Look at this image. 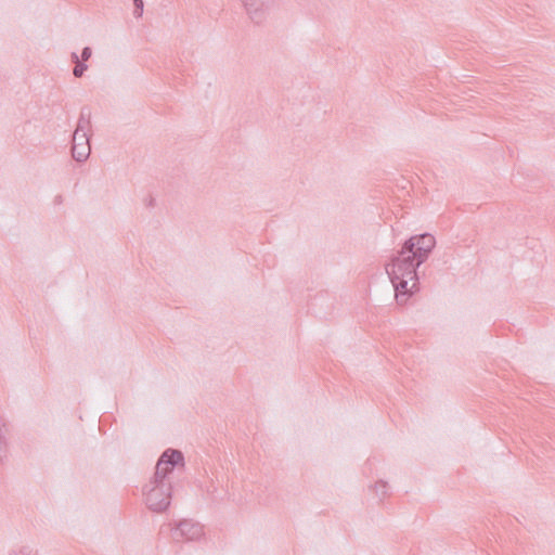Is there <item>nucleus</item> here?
I'll use <instances>...</instances> for the list:
<instances>
[{
	"mask_svg": "<svg viewBox=\"0 0 555 555\" xmlns=\"http://www.w3.org/2000/svg\"><path fill=\"white\" fill-rule=\"evenodd\" d=\"M204 534L203 526L192 520H181L173 530L172 538L179 542L181 540L195 541Z\"/></svg>",
	"mask_w": 555,
	"mask_h": 555,
	"instance_id": "obj_7",
	"label": "nucleus"
},
{
	"mask_svg": "<svg viewBox=\"0 0 555 555\" xmlns=\"http://www.w3.org/2000/svg\"><path fill=\"white\" fill-rule=\"evenodd\" d=\"M422 263L410 251L404 253V246L398 251L391 262L386 266V272L392 283L396 300L399 305L406 301L417 286L416 269Z\"/></svg>",
	"mask_w": 555,
	"mask_h": 555,
	"instance_id": "obj_1",
	"label": "nucleus"
},
{
	"mask_svg": "<svg viewBox=\"0 0 555 555\" xmlns=\"http://www.w3.org/2000/svg\"><path fill=\"white\" fill-rule=\"evenodd\" d=\"M92 51L89 47H85L81 52L82 61H88L91 57Z\"/></svg>",
	"mask_w": 555,
	"mask_h": 555,
	"instance_id": "obj_11",
	"label": "nucleus"
},
{
	"mask_svg": "<svg viewBox=\"0 0 555 555\" xmlns=\"http://www.w3.org/2000/svg\"><path fill=\"white\" fill-rule=\"evenodd\" d=\"M386 489H387V483H386V482H384V481H378V482L375 485V490H376V492H377V493H379V492H380V495H382V496H384V495L387 493Z\"/></svg>",
	"mask_w": 555,
	"mask_h": 555,
	"instance_id": "obj_10",
	"label": "nucleus"
},
{
	"mask_svg": "<svg viewBox=\"0 0 555 555\" xmlns=\"http://www.w3.org/2000/svg\"><path fill=\"white\" fill-rule=\"evenodd\" d=\"M435 245L436 240L434 235L429 233L411 236L403 244L404 253L410 251L414 255V257L418 259V263H423L427 260Z\"/></svg>",
	"mask_w": 555,
	"mask_h": 555,
	"instance_id": "obj_5",
	"label": "nucleus"
},
{
	"mask_svg": "<svg viewBox=\"0 0 555 555\" xmlns=\"http://www.w3.org/2000/svg\"><path fill=\"white\" fill-rule=\"evenodd\" d=\"M171 483L155 482L153 480L146 486L145 503L153 512H164L170 505Z\"/></svg>",
	"mask_w": 555,
	"mask_h": 555,
	"instance_id": "obj_3",
	"label": "nucleus"
},
{
	"mask_svg": "<svg viewBox=\"0 0 555 555\" xmlns=\"http://www.w3.org/2000/svg\"><path fill=\"white\" fill-rule=\"evenodd\" d=\"M247 18L255 25H263L269 20L279 0H240Z\"/></svg>",
	"mask_w": 555,
	"mask_h": 555,
	"instance_id": "obj_4",
	"label": "nucleus"
},
{
	"mask_svg": "<svg viewBox=\"0 0 555 555\" xmlns=\"http://www.w3.org/2000/svg\"><path fill=\"white\" fill-rule=\"evenodd\" d=\"M91 130V111L82 107L73 134L72 156L78 163L86 162L91 153L89 132Z\"/></svg>",
	"mask_w": 555,
	"mask_h": 555,
	"instance_id": "obj_2",
	"label": "nucleus"
},
{
	"mask_svg": "<svg viewBox=\"0 0 555 555\" xmlns=\"http://www.w3.org/2000/svg\"><path fill=\"white\" fill-rule=\"evenodd\" d=\"M72 61H73L75 64H77V61H80V60H79V57H78V55H77V53H75V52H73V53H72Z\"/></svg>",
	"mask_w": 555,
	"mask_h": 555,
	"instance_id": "obj_12",
	"label": "nucleus"
},
{
	"mask_svg": "<svg viewBox=\"0 0 555 555\" xmlns=\"http://www.w3.org/2000/svg\"><path fill=\"white\" fill-rule=\"evenodd\" d=\"M183 454L179 450L167 449L159 457L156 464L153 481L168 482L167 475L173 469L175 466L183 464Z\"/></svg>",
	"mask_w": 555,
	"mask_h": 555,
	"instance_id": "obj_6",
	"label": "nucleus"
},
{
	"mask_svg": "<svg viewBox=\"0 0 555 555\" xmlns=\"http://www.w3.org/2000/svg\"><path fill=\"white\" fill-rule=\"evenodd\" d=\"M87 68H88V66L83 62L77 61V64H75L73 74L75 77H81L83 75V73L87 70Z\"/></svg>",
	"mask_w": 555,
	"mask_h": 555,
	"instance_id": "obj_8",
	"label": "nucleus"
},
{
	"mask_svg": "<svg viewBox=\"0 0 555 555\" xmlns=\"http://www.w3.org/2000/svg\"><path fill=\"white\" fill-rule=\"evenodd\" d=\"M134 11L133 14L135 17H141L143 13V0H134Z\"/></svg>",
	"mask_w": 555,
	"mask_h": 555,
	"instance_id": "obj_9",
	"label": "nucleus"
}]
</instances>
